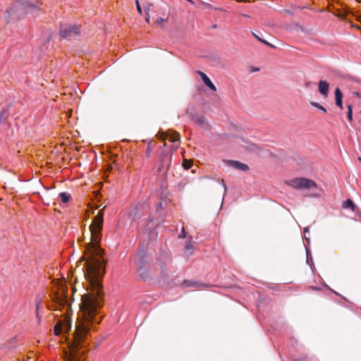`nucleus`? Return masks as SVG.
Listing matches in <instances>:
<instances>
[{
  "mask_svg": "<svg viewBox=\"0 0 361 361\" xmlns=\"http://www.w3.org/2000/svg\"><path fill=\"white\" fill-rule=\"evenodd\" d=\"M104 209L98 212L90 226L91 241L87 244L85 255L80 260L85 261V277L88 286L87 290H90L94 293H103L102 280L105 274V261L103 257L104 250L100 247V240L104 222Z\"/></svg>",
  "mask_w": 361,
  "mask_h": 361,
  "instance_id": "obj_1",
  "label": "nucleus"
},
{
  "mask_svg": "<svg viewBox=\"0 0 361 361\" xmlns=\"http://www.w3.org/2000/svg\"><path fill=\"white\" fill-rule=\"evenodd\" d=\"M102 295H81L80 309L83 312V321L79 322L75 326L73 334V341L70 344V355L68 361H81V357L85 351V341L90 329V324L96 322L95 316L102 307Z\"/></svg>",
  "mask_w": 361,
  "mask_h": 361,
  "instance_id": "obj_2",
  "label": "nucleus"
},
{
  "mask_svg": "<svg viewBox=\"0 0 361 361\" xmlns=\"http://www.w3.org/2000/svg\"><path fill=\"white\" fill-rule=\"evenodd\" d=\"M43 10L42 4L32 3L30 0H17L7 9L4 17L7 23L24 18L27 15L35 16L37 12Z\"/></svg>",
  "mask_w": 361,
  "mask_h": 361,
  "instance_id": "obj_3",
  "label": "nucleus"
},
{
  "mask_svg": "<svg viewBox=\"0 0 361 361\" xmlns=\"http://www.w3.org/2000/svg\"><path fill=\"white\" fill-rule=\"evenodd\" d=\"M51 299L54 301H57L59 307H66V316L60 319L55 324L54 328V334L59 336L61 334H68L72 327V321L68 314V311L71 307V302L73 299L71 297L68 298V295H52ZM73 296V295H70Z\"/></svg>",
  "mask_w": 361,
  "mask_h": 361,
  "instance_id": "obj_4",
  "label": "nucleus"
},
{
  "mask_svg": "<svg viewBox=\"0 0 361 361\" xmlns=\"http://www.w3.org/2000/svg\"><path fill=\"white\" fill-rule=\"evenodd\" d=\"M59 36L62 39L73 40L81 35V27L76 24H60Z\"/></svg>",
  "mask_w": 361,
  "mask_h": 361,
  "instance_id": "obj_5",
  "label": "nucleus"
},
{
  "mask_svg": "<svg viewBox=\"0 0 361 361\" xmlns=\"http://www.w3.org/2000/svg\"><path fill=\"white\" fill-rule=\"evenodd\" d=\"M166 144L165 142L163 147L160 149L159 166L157 168V172L163 175L166 174L171 166L172 159V153L169 149H166Z\"/></svg>",
  "mask_w": 361,
  "mask_h": 361,
  "instance_id": "obj_6",
  "label": "nucleus"
},
{
  "mask_svg": "<svg viewBox=\"0 0 361 361\" xmlns=\"http://www.w3.org/2000/svg\"><path fill=\"white\" fill-rule=\"evenodd\" d=\"M137 256L139 257V260L137 264L139 265L137 269V272L139 274V276L143 280L147 281L149 279V272L148 269L144 267V264L147 262V255L144 251L139 252L137 253Z\"/></svg>",
  "mask_w": 361,
  "mask_h": 361,
  "instance_id": "obj_7",
  "label": "nucleus"
},
{
  "mask_svg": "<svg viewBox=\"0 0 361 361\" xmlns=\"http://www.w3.org/2000/svg\"><path fill=\"white\" fill-rule=\"evenodd\" d=\"M288 184L295 188L310 189L317 187V184L313 180L305 178H293L290 180Z\"/></svg>",
  "mask_w": 361,
  "mask_h": 361,
  "instance_id": "obj_8",
  "label": "nucleus"
},
{
  "mask_svg": "<svg viewBox=\"0 0 361 361\" xmlns=\"http://www.w3.org/2000/svg\"><path fill=\"white\" fill-rule=\"evenodd\" d=\"M224 162L227 166L238 171H246L249 170V166L247 164L241 163L238 161L225 159L224 160Z\"/></svg>",
  "mask_w": 361,
  "mask_h": 361,
  "instance_id": "obj_9",
  "label": "nucleus"
},
{
  "mask_svg": "<svg viewBox=\"0 0 361 361\" xmlns=\"http://www.w3.org/2000/svg\"><path fill=\"white\" fill-rule=\"evenodd\" d=\"M186 114L192 119L194 122L199 124L200 126H202L205 122V118L202 115H200L197 113L194 109H188L186 111Z\"/></svg>",
  "mask_w": 361,
  "mask_h": 361,
  "instance_id": "obj_10",
  "label": "nucleus"
},
{
  "mask_svg": "<svg viewBox=\"0 0 361 361\" xmlns=\"http://www.w3.org/2000/svg\"><path fill=\"white\" fill-rule=\"evenodd\" d=\"M329 86L330 85L327 81L322 80H319L318 84L319 92L324 97H326L329 94Z\"/></svg>",
  "mask_w": 361,
  "mask_h": 361,
  "instance_id": "obj_11",
  "label": "nucleus"
},
{
  "mask_svg": "<svg viewBox=\"0 0 361 361\" xmlns=\"http://www.w3.org/2000/svg\"><path fill=\"white\" fill-rule=\"evenodd\" d=\"M198 74L200 75L203 82L206 86H207L209 89H211L213 91L216 90L215 85L213 84V82L204 73L199 71Z\"/></svg>",
  "mask_w": 361,
  "mask_h": 361,
  "instance_id": "obj_12",
  "label": "nucleus"
},
{
  "mask_svg": "<svg viewBox=\"0 0 361 361\" xmlns=\"http://www.w3.org/2000/svg\"><path fill=\"white\" fill-rule=\"evenodd\" d=\"M335 104L341 109H343V93L340 88L337 87L335 90Z\"/></svg>",
  "mask_w": 361,
  "mask_h": 361,
  "instance_id": "obj_13",
  "label": "nucleus"
},
{
  "mask_svg": "<svg viewBox=\"0 0 361 361\" xmlns=\"http://www.w3.org/2000/svg\"><path fill=\"white\" fill-rule=\"evenodd\" d=\"M183 285L186 287H203L207 286V284L201 283L195 280H185L183 283Z\"/></svg>",
  "mask_w": 361,
  "mask_h": 361,
  "instance_id": "obj_14",
  "label": "nucleus"
},
{
  "mask_svg": "<svg viewBox=\"0 0 361 361\" xmlns=\"http://www.w3.org/2000/svg\"><path fill=\"white\" fill-rule=\"evenodd\" d=\"M343 209H350L354 212L358 209L357 207L355 205V204L353 202V201L351 200L350 199H348L347 200L343 202Z\"/></svg>",
  "mask_w": 361,
  "mask_h": 361,
  "instance_id": "obj_15",
  "label": "nucleus"
},
{
  "mask_svg": "<svg viewBox=\"0 0 361 361\" xmlns=\"http://www.w3.org/2000/svg\"><path fill=\"white\" fill-rule=\"evenodd\" d=\"M168 138H169L171 142H176L179 141L180 136V134L178 132L169 130H168Z\"/></svg>",
  "mask_w": 361,
  "mask_h": 361,
  "instance_id": "obj_16",
  "label": "nucleus"
},
{
  "mask_svg": "<svg viewBox=\"0 0 361 361\" xmlns=\"http://www.w3.org/2000/svg\"><path fill=\"white\" fill-rule=\"evenodd\" d=\"M9 107L10 106H7L6 107L4 108L1 113H0V122H4L6 118L8 117L9 116V112H8V109H9Z\"/></svg>",
  "mask_w": 361,
  "mask_h": 361,
  "instance_id": "obj_17",
  "label": "nucleus"
},
{
  "mask_svg": "<svg viewBox=\"0 0 361 361\" xmlns=\"http://www.w3.org/2000/svg\"><path fill=\"white\" fill-rule=\"evenodd\" d=\"M350 13V11L349 8L345 6L343 11L338 9L336 16H338V18L344 19L346 15H348Z\"/></svg>",
  "mask_w": 361,
  "mask_h": 361,
  "instance_id": "obj_18",
  "label": "nucleus"
},
{
  "mask_svg": "<svg viewBox=\"0 0 361 361\" xmlns=\"http://www.w3.org/2000/svg\"><path fill=\"white\" fill-rule=\"evenodd\" d=\"M241 141L244 143L242 144L240 142V145H242L244 148L250 151H254L257 147L253 143L248 142L245 141L244 140H241Z\"/></svg>",
  "mask_w": 361,
  "mask_h": 361,
  "instance_id": "obj_19",
  "label": "nucleus"
},
{
  "mask_svg": "<svg viewBox=\"0 0 361 361\" xmlns=\"http://www.w3.org/2000/svg\"><path fill=\"white\" fill-rule=\"evenodd\" d=\"M59 197H61V200L63 203H67L71 198V195L66 192H61L59 194Z\"/></svg>",
  "mask_w": 361,
  "mask_h": 361,
  "instance_id": "obj_20",
  "label": "nucleus"
},
{
  "mask_svg": "<svg viewBox=\"0 0 361 361\" xmlns=\"http://www.w3.org/2000/svg\"><path fill=\"white\" fill-rule=\"evenodd\" d=\"M253 36L259 42H262L263 44L271 47V48H275V47L270 44L269 42H268L267 41L264 40V39H262L260 37H259L257 35H256L255 32H252Z\"/></svg>",
  "mask_w": 361,
  "mask_h": 361,
  "instance_id": "obj_21",
  "label": "nucleus"
},
{
  "mask_svg": "<svg viewBox=\"0 0 361 361\" xmlns=\"http://www.w3.org/2000/svg\"><path fill=\"white\" fill-rule=\"evenodd\" d=\"M310 104L312 106L316 107V108L320 109L323 112L326 113V109L322 105L319 104L318 102H311Z\"/></svg>",
  "mask_w": 361,
  "mask_h": 361,
  "instance_id": "obj_22",
  "label": "nucleus"
},
{
  "mask_svg": "<svg viewBox=\"0 0 361 361\" xmlns=\"http://www.w3.org/2000/svg\"><path fill=\"white\" fill-rule=\"evenodd\" d=\"M138 212V207H135L129 212V216L132 219V220L135 219L137 214Z\"/></svg>",
  "mask_w": 361,
  "mask_h": 361,
  "instance_id": "obj_23",
  "label": "nucleus"
},
{
  "mask_svg": "<svg viewBox=\"0 0 361 361\" xmlns=\"http://www.w3.org/2000/svg\"><path fill=\"white\" fill-rule=\"evenodd\" d=\"M347 118L350 121H353V109L351 104L348 105Z\"/></svg>",
  "mask_w": 361,
  "mask_h": 361,
  "instance_id": "obj_24",
  "label": "nucleus"
},
{
  "mask_svg": "<svg viewBox=\"0 0 361 361\" xmlns=\"http://www.w3.org/2000/svg\"><path fill=\"white\" fill-rule=\"evenodd\" d=\"M192 166V163L190 160H184L183 162V166L185 169H189L191 168V166Z\"/></svg>",
  "mask_w": 361,
  "mask_h": 361,
  "instance_id": "obj_25",
  "label": "nucleus"
},
{
  "mask_svg": "<svg viewBox=\"0 0 361 361\" xmlns=\"http://www.w3.org/2000/svg\"><path fill=\"white\" fill-rule=\"evenodd\" d=\"M157 137L159 139V140H165L166 139L168 138V131L166 132H163V133H158L157 134Z\"/></svg>",
  "mask_w": 361,
  "mask_h": 361,
  "instance_id": "obj_26",
  "label": "nucleus"
},
{
  "mask_svg": "<svg viewBox=\"0 0 361 361\" xmlns=\"http://www.w3.org/2000/svg\"><path fill=\"white\" fill-rule=\"evenodd\" d=\"M145 15H146V17H145V21H146L147 23H149L150 17H149V6H146V7L145 8Z\"/></svg>",
  "mask_w": 361,
  "mask_h": 361,
  "instance_id": "obj_27",
  "label": "nucleus"
},
{
  "mask_svg": "<svg viewBox=\"0 0 361 361\" xmlns=\"http://www.w3.org/2000/svg\"><path fill=\"white\" fill-rule=\"evenodd\" d=\"M151 152H152V148H151V143H149L147 147V149H146V152H145V154H146V157H149L151 154Z\"/></svg>",
  "mask_w": 361,
  "mask_h": 361,
  "instance_id": "obj_28",
  "label": "nucleus"
},
{
  "mask_svg": "<svg viewBox=\"0 0 361 361\" xmlns=\"http://www.w3.org/2000/svg\"><path fill=\"white\" fill-rule=\"evenodd\" d=\"M135 4H136L137 11L139 12L140 14H142V10L141 6H140L138 0H135Z\"/></svg>",
  "mask_w": 361,
  "mask_h": 361,
  "instance_id": "obj_29",
  "label": "nucleus"
},
{
  "mask_svg": "<svg viewBox=\"0 0 361 361\" xmlns=\"http://www.w3.org/2000/svg\"><path fill=\"white\" fill-rule=\"evenodd\" d=\"M61 293H63V294L67 293L68 289H67V287H66V288L64 287L63 282L61 283Z\"/></svg>",
  "mask_w": 361,
  "mask_h": 361,
  "instance_id": "obj_30",
  "label": "nucleus"
},
{
  "mask_svg": "<svg viewBox=\"0 0 361 361\" xmlns=\"http://www.w3.org/2000/svg\"><path fill=\"white\" fill-rule=\"evenodd\" d=\"M161 274L165 278L169 277V274L166 273L165 269L163 267H161Z\"/></svg>",
  "mask_w": 361,
  "mask_h": 361,
  "instance_id": "obj_31",
  "label": "nucleus"
},
{
  "mask_svg": "<svg viewBox=\"0 0 361 361\" xmlns=\"http://www.w3.org/2000/svg\"><path fill=\"white\" fill-rule=\"evenodd\" d=\"M185 248V250L190 251V254L192 253V252L190 250L192 249V247L190 243H186Z\"/></svg>",
  "mask_w": 361,
  "mask_h": 361,
  "instance_id": "obj_32",
  "label": "nucleus"
},
{
  "mask_svg": "<svg viewBox=\"0 0 361 361\" xmlns=\"http://www.w3.org/2000/svg\"><path fill=\"white\" fill-rule=\"evenodd\" d=\"M185 235H186L185 230V228H183V229H182V234H180V235H179V237H180V238H185Z\"/></svg>",
  "mask_w": 361,
  "mask_h": 361,
  "instance_id": "obj_33",
  "label": "nucleus"
},
{
  "mask_svg": "<svg viewBox=\"0 0 361 361\" xmlns=\"http://www.w3.org/2000/svg\"><path fill=\"white\" fill-rule=\"evenodd\" d=\"M164 21V20L161 17L157 19V23H158V24L161 23Z\"/></svg>",
  "mask_w": 361,
  "mask_h": 361,
  "instance_id": "obj_34",
  "label": "nucleus"
},
{
  "mask_svg": "<svg viewBox=\"0 0 361 361\" xmlns=\"http://www.w3.org/2000/svg\"><path fill=\"white\" fill-rule=\"evenodd\" d=\"M147 220H148L149 222H151V221H152L154 220V219L152 216H149Z\"/></svg>",
  "mask_w": 361,
  "mask_h": 361,
  "instance_id": "obj_35",
  "label": "nucleus"
},
{
  "mask_svg": "<svg viewBox=\"0 0 361 361\" xmlns=\"http://www.w3.org/2000/svg\"><path fill=\"white\" fill-rule=\"evenodd\" d=\"M357 20L361 23V16H357L356 17Z\"/></svg>",
  "mask_w": 361,
  "mask_h": 361,
  "instance_id": "obj_36",
  "label": "nucleus"
},
{
  "mask_svg": "<svg viewBox=\"0 0 361 361\" xmlns=\"http://www.w3.org/2000/svg\"><path fill=\"white\" fill-rule=\"evenodd\" d=\"M309 231V228L306 227L304 228V233H306V232H308Z\"/></svg>",
  "mask_w": 361,
  "mask_h": 361,
  "instance_id": "obj_37",
  "label": "nucleus"
},
{
  "mask_svg": "<svg viewBox=\"0 0 361 361\" xmlns=\"http://www.w3.org/2000/svg\"><path fill=\"white\" fill-rule=\"evenodd\" d=\"M312 289L313 290H317H317H319V288H318L313 287V286L312 287Z\"/></svg>",
  "mask_w": 361,
  "mask_h": 361,
  "instance_id": "obj_38",
  "label": "nucleus"
},
{
  "mask_svg": "<svg viewBox=\"0 0 361 361\" xmlns=\"http://www.w3.org/2000/svg\"><path fill=\"white\" fill-rule=\"evenodd\" d=\"M354 94L356 95L357 97H360V93L357 92H355Z\"/></svg>",
  "mask_w": 361,
  "mask_h": 361,
  "instance_id": "obj_39",
  "label": "nucleus"
},
{
  "mask_svg": "<svg viewBox=\"0 0 361 361\" xmlns=\"http://www.w3.org/2000/svg\"><path fill=\"white\" fill-rule=\"evenodd\" d=\"M224 188V192L226 191V185L225 183L223 184Z\"/></svg>",
  "mask_w": 361,
  "mask_h": 361,
  "instance_id": "obj_40",
  "label": "nucleus"
},
{
  "mask_svg": "<svg viewBox=\"0 0 361 361\" xmlns=\"http://www.w3.org/2000/svg\"><path fill=\"white\" fill-rule=\"evenodd\" d=\"M72 290H73V293H74L76 291L75 288V287H73V288H72Z\"/></svg>",
  "mask_w": 361,
  "mask_h": 361,
  "instance_id": "obj_41",
  "label": "nucleus"
},
{
  "mask_svg": "<svg viewBox=\"0 0 361 361\" xmlns=\"http://www.w3.org/2000/svg\"><path fill=\"white\" fill-rule=\"evenodd\" d=\"M310 85V82H306V84H305L306 87H308Z\"/></svg>",
  "mask_w": 361,
  "mask_h": 361,
  "instance_id": "obj_42",
  "label": "nucleus"
},
{
  "mask_svg": "<svg viewBox=\"0 0 361 361\" xmlns=\"http://www.w3.org/2000/svg\"><path fill=\"white\" fill-rule=\"evenodd\" d=\"M152 6V4L149 3V4H148V5H147V6H149V8H150V6Z\"/></svg>",
  "mask_w": 361,
  "mask_h": 361,
  "instance_id": "obj_43",
  "label": "nucleus"
},
{
  "mask_svg": "<svg viewBox=\"0 0 361 361\" xmlns=\"http://www.w3.org/2000/svg\"><path fill=\"white\" fill-rule=\"evenodd\" d=\"M331 290V293H334V294L338 293L336 291H334L333 290Z\"/></svg>",
  "mask_w": 361,
  "mask_h": 361,
  "instance_id": "obj_44",
  "label": "nucleus"
},
{
  "mask_svg": "<svg viewBox=\"0 0 361 361\" xmlns=\"http://www.w3.org/2000/svg\"><path fill=\"white\" fill-rule=\"evenodd\" d=\"M38 2H39L40 4H42V3L41 2V0H37L36 3H38Z\"/></svg>",
  "mask_w": 361,
  "mask_h": 361,
  "instance_id": "obj_45",
  "label": "nucleus"
},
{
  "mask_svg": "<svg viewBox=\"0 0 361 361\" xmlns=\"http://www.w3.org/2000/svg\"><path fill=\"white\" fill-rule=\"evenodd\" d=\"M39 302H37V310H38Z\"/></svg>",
  "mask_w": 361,
  "mask_h": 361,
  "instance_id": "obj_46",
  "label": "nucleus"
},
{
  "mask_svg": "<svg viewBox=\"0 0 361 361\" xmlns=\"http://www.w3.org/2000/svg\"><path fill=\"white\" fill-rule=\"evenodd\" d=\"M356 1H358V2H360V1H361V0H356Z\"/></svg>",
  "mask_w": 361,
  "mask_h": 361,
  "instance_id": "obj_47",
  "label": "nucleus"
},
{
  "mask_svg": "<svg viewBox=\"0 0 361 361\" xmlns=\"http://www.w3.org/2000/svg\"><path fill=\"white\" fill-rule=\"evenodd\" d=\"M359 160L361 161V157L359 158Z\"/></svg>",
  "mask_w": 361,
  "mask_h": 361,
  "instance_id": "obj_48",
  "label": "nucleus"
}]
</instances>
